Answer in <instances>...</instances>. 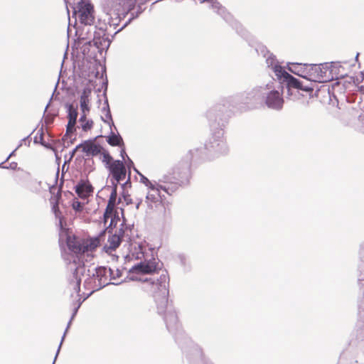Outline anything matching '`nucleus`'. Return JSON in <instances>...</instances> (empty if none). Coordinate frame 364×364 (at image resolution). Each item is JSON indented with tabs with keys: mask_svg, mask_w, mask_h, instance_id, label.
Here are the masks:
<instances>
[{
	"mask_svg": "<svg viewBox=\"0 0 364 364\" xmlns=\"http://www.w3.org/2000/svg\"><path fill=\"white\" fill-rule=\"evenodd\" d=\"M104 235L105 232L94 237H81L75 235H68L66 243L69 250L78 258L80 259L85 256L93 257L92 253L100 245L101 237Z\"/></svg>",
	"mask_w": 364,
	"mask_h": 364,
	"instance_id": "f257e3e1",
	"label": "nucleus"
},
{
	"mask_svg": "<svg viewBox=\"0 0 364 364\" xmlns=\"http://www.w3.org/2000/svg\"><path fill=\"white\" fill-rule=\"evenodd\" d=\"M149 291L156 304L158 313L164 314L168 303V276L166 272H163L156 282L151 283Z\"/></svg>",
	"mask_w": 364,
	"mask_h": 364,
	"instance_id": "f03ea898",
	"label": "nucleus"
},
{
	"mask_svg": "<svg viewBox=\"0 0 364 364\" xmlns=\"http://www.w3.org/2000/svg\"><path fill=\"white\" fill-rule=\"evenodd\" d=\"M289 70L294 74L312 82H323L328 80L326 75L327 70H324L321 65L298 64Z\"/></svg>",
	"mask_w": 364,
	"mask_h": 364,
	"instance_id": "7ed1b4c3",
	"label": "nucleus"
},
{
	"mask_svg": "<svg viewBox=\"0 0 364 364\" xmlns=\"http://www.w3.org/2000/svg\"><path fill=\"white\" fill-rule=\"evenodd\" d=\"M117 184H115L114 188H112V189L111 193L108 199V203L104 213V223L105 225L107 223L108 219L110 218V222L107 226V228H112V226H115L118 221L119 220L118 213L115 208L117 204Z\"/></svg>",
	"mask_w": 364,
	"mask_h": 364,
	"instance_id": "20e7f679",
	"label": "nucleus"
},
{
	"mask_svg": "<svg viewBox=\"0 0 364 364\" xmlns=\"http://www.w3.org/2000/svg\"><path fill=\"white\" fill-rule=\"evenodd\" d=\"M77 9L76 13L81 23L91 25L94 23V7L90 0H80Z\"/></svg>",
	"mask_w": 364,
	"mask_h": 364,
	"instance_id": "39448f33",
	"label": "nucleus"
},
{
	"mask_svg": "<svg viewBox=\"0 0 364 364\" xmlns=\"http://www.w3.org/2000/svg\"><path fill=\"white\" fill-rule=\"evenodd\" d=\"M112 178L117 183L126 178L127 170L124 164L119 160H115L107 166Z\"/></svg>",
	"mask_w": 364,
	"mask_h": 364,
	"instance_id": "423d86ee",
	"label": "nucleus"
},
{
	"mask_svg": "<svg viewBox=\"0 0 364 364\" xmlns=\"http://www.w3.org/2000/svg\"><path fill=\"white\" fill-rule=\"evenodd\" d=\"M80 149L85 153L86 156H97L102 151V147L92 140L85 141L83 143L77 145L74 149L73 153Z\"/></svg>",
	"mask_w": 364,
	"mask_h": 364,
	"instance_id": "0eeeda50",
	"label": "nucleus"
},
{
	"mask_svg": "<svg viewBox=\"0 0 364 364\" xmlns=\"http://www.w3.org/2000/svg\"><path fill=\"white\" fill-rule=\"evenodd\" d=\"M75 193L82 200L87 199L94 192V188L88 180H81L76 185Z\"/></svg>",
	"mask_w": 364,
	"mask_h": 364,
	"instance_id": "6e6552de",
	"label": "nucleus"
},
{
	"mask_svg": "<svg viewBox=\"0 0 364 364\" xmlns=\"http://www.w3.org/2000/svg\"><path fill=\"white\" fill-rule=\"evenodd\" d=\"M165 178L166 180L163 182V183L157 185V187H155L151 184L150 188L152 190H156L159 192L160 191H164L167 194L171 196L178 190L179 187L181 186V183L178 181H171L170 178L168 176H166Z\"/></svg>",
	"mask_w": 364,
	"mask_h": 364,
	"instance_id": "1a4fd4ad",
	"label": "nucleus"
},
{
	"mask_svg": "<svg viewBox=\"0 0 364 364\" xmlns=\"http://www.w3.org/2000/svg\"><path fill=\"white\" fill-rule=\"evenodd\" d=\"M112 272L110 268L100 267L95 269V274L93 275L97 278L100 285L106 286L114 279Z\"/></svg>",
	"mask_w": 364,
	"mask_h": 364,
	"instance_id": "9d476101",
	"label": "nucleus"
},
{
	"mask_svg": "<svg viewBox=\"0 0 364 364\" xmlns=\"http://www.w3.org/2000/svg\"><path fill=\"white\" fill-rule=\"evenodd\" d=\"M265 102L269 107L281 109L284 103V100L282 94L279 91L273 90L269 92L267 95Z\"/></svg>",
	"mask_w": 364,
	"mask_h": 364,
	"instance_id": "9b49d317",
	"label": "nucleus"
},
{
	"mask_svg": "<svg viewBox=\"0 0 364 364\" xmlns=\"http://www.w3.org/2000/svg\"><path fill=\"white\" fill-rule=\"evenodd\" d=\"M92 90L90 88H85L80 96V109L82 113H89L90 108L89 107Z\"/></svg>",
	"mask_w": 364,
	"mask_h": 364,
	"instance_id": "f8f14e48",
	"label": "nucleus"
},
{
	"mask_svg": "<svg viewBox=\"0 0 364 364\" xmlns=\"http://www.w3.org/2000/svg\"><path fill=\"white\" fill-rule=\"evenodd\" d=\"M136 270L144 274H152L156 272L160 268L154 261L141 262L135 267Z\"/></svg>",
	"mask_w": 364,
	"mask_h": 364,
	"instance_id": "ddd939ff",
	"label": "nucleus"
},
{
	"mask_svg": "<svg viewBox=\"0 0 364 364\" xmlns=\"http://www.w3.org/2000/svg\"><path fill=\"white\" fill-rule=\"evenodd\" d=\"M84 269V266L77 267L73 273V279L70 280L69 287L75 293L78 294L80 290L81 278L78 276L80 272Z\"/></svg>",
	"mask_w": 364,
	"mask_h": 364,
	"instance_id": "4468645a",
	"label": "nucleus"
},
{
	"mask_svg": "<svg viewBox=\"0 0 364 364\" xmlns=\"http://www.w3.org/2000/svg\"><path fill=\"white\" fill-rule=\"evenodd\" d=\"M77 117V112L73 105L68 109V122L67 125V133H72L75 131V125Z\"/></svg>",
	"mask_w": 364,
	"mask_h": 364,
	"instance_id": "2eb2a0df",
	"label": "nucleus"
},
{
	"mask_svg": "<svg viewBox=\"0 0 364 364\" xmlns=\"http://www.w3.org/2000/svg\"><path fill=\"white\" fill-rule=\"evenodd\" d=\"M284 82L287 83L288 87L300 89L311 92L313 91V88L307 86H303L301 82H300L299 80H297L291 75H289V76L287 77Z\"/></svg>",
	"mask_w": 364,
	"mask_h": 364,
	"instance_id": "dca6fc26",
	"label": "nucleus"
},
{
	"mask_svg": "<svg viewBox=\"0 0 364 364\" xmlns=\"http://www.w3.org/2000/svg\"><path fill=\"white\" fill-rule=\"evenodd\" d=\"M122 242V239L120 235L114 234L109 237L107 240V244L105 247L106 251H113L115 250L120 245Z\"/></svg>",
	"mask_w": 364,
	"mask_h": 364,
	"instance_id": "f3484780",
	"label": "nucleus"
},
{
	"mask_svg": "<svg viewBox=\"0 0 364 364\" xmlns=\"http://www.w3.org/2000/svg\"><path fill=\"white\" fill-rule=\"evenodd\" d=\"M87 114L88 113H82L79 119L80 127L82 131L85 132L90 131L94 125V122L90 119H87Z\"/></svg>",
	"mask_w": 364,
	"mask_h": 364,
	"instance_id": "a211bd4d",
	"label": "nucleus"
},
{
	"mask_svg": "<svg viewBox=\"0 0 364 364\" xmlns=\"http://www.w3.org/2000/svg\"><path fill=\"white\" fill-rule=\"evenodd\" d=\"M274 73H275V75L277 77V78L279 80H282L283 82H284L286 81V80L290 75L280 66L275 68Z\"/></svg>",
	"mask_w": 364,
	"mask_h": 364,
	"instance_id": "6ab92c4d",
	"label": "nucleus"
},
{
	"mask_svg": "<svg viewBox=\"0 0 364 364\" xmlns=\"http://www.w3.org/2000/svg\"><path fill=\"white\" fill-rule=\"evenodd\" d=\"M86 203L80 202L77 198H75L72 200V208L75 213H82L84 210Z\"/></svg>",
	"mask_w": 364,
	"mask_h": 364,
	"instance_id": "aec40b11",
	"label": "nucleus"
},
{
	"mask_svg": "<svg viewBox=\"0 0 364 364\" xmlns=\"http://www.w3.org/2000/svg\"><path fill=\"white\" fill-rule=\"evenodd\" d=\"M107 141L111 146H119L122 141V139L119 135L112 134L107 137Z\"/></svg>",
	"mask_w": 364,
	"mask_h": 364,
	"instance_id": "412c9836",
	"label": "nucleus"
},
{
	"mask_svg": "<svg viewBox=\"0 0 364 364\" xmlns=\"http://www.w3.org/2000/svg\"><path fill=\"white\" fill-rule=\"evenodd\" d=\"M100 154L102 156V162L106 164L107 167L110 166V164H112V162H114V160H113L112 157L110 156L109 152L105 150L103 148L102 151Z\"/></svg>",
	"mask_w": 364,
	"mask_h": 364,
	"instance_id": "4be33fe9",
	"label": "nucleus"
},
{
	"mask_svg": "<svg viewBox=\"0 0 364 364\" xmlns=\"http://www.w3.org/2000/svg\"><path fill=\"white\" fill-rule=\"evenodd\" d=\"M60 196H61V194L60 192H58L56 196H55L54 197L50 198V203L52 204V209L54 211V213H55V215H57V213L60 212L59 207H58V200L60 198Z\"/></svg>",
	"mask_w": 364,
	"mask_h": 364,
	"instance_id": "5701e85b",
	"label": "nucleus"
},
{
	"mask_svg": "<svg viewBox=\"0 0 364 364\" xmlns=\"http://www.w3.org/2000/svg\"><path fill=\"white\" fill-rule=\"evenodd\" d=\"M193 152L192 151H189L188 153L186 155V158L188 159L189 161V164H188V169L191 168V161L193 159Z\"/></svg>",
	"mask_w": 364,
	"mask_h": 364,
	"instance_id": "b1692460",
	"label": "nucleus"
},
{
	"mask_svg": "<svg viewBox=\"0 0 364 364\" xmlns=\"http://www.w3.org/2000/svg\"><path fill=\"white\" fill-rule=\"evenodd\" d=\"M358 89L363 94H364V85H360L358 87Z\"/></svg>",
	"mask_w": 364,
	"mask_h": 364,
	"instance_id": "393cba45",
	"label": "nucleus"
},
{
	"mask_svg": "<svg viewBox=\"0 0 364 364\" xmlns=\"http://www.w3.org/2000/svg\"><path fill=\"white\" fill-rule=\"evenodd\" d=\"M124 199H125V200L127 201V204H129V202H130V200H128V199H127L126 198H125Z\"/></svg>",
	"mask_w": 364,
	"mask_h": 364,
	"instance_id": "a878e982",
	"label": "nucleus"
},
{
	"mask_svg": "<svg viewBox=\"0 0 364 364\" xmlns=\"http://www.w3.org/2000/svg\"><path fill=\"white\" fill-rule=\"evenodd\" d=\"M139 204H140L139 203H137V205H136V209H138V208H139Z\"/></svg>",
	"mask_w": 364,
	"mask_h": 364,
	"instance_id": "bb28decb",
	"label": "nucleus"
}]
</instances>
